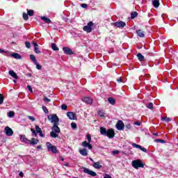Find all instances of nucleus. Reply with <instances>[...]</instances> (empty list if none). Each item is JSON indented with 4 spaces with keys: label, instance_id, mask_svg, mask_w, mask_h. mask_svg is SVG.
<instances>
[{
    "label": "nucleus",
    "instance_id": "nucleus-1",
    "mask_svg": "<svg viewBox=\"0 0 178 178\" xmlns=\"http://www.w3.org/2000/svg\"><path fill=\"white\" fill-rule=\"evenodd\" d=\"M100 134L102 136L108 137V138H113V137H115V131L113 129H106V128L104 127H100Z\"/></svg>",
    "mask_w": 178,
    "mask_h": 178
},
{
    "label": "nucleus",
    "instance_id": "nucleus-2",
    "mask_svg": "<svg viewBox=\"0 0 178 178\" xmlns=\"http://www.w3.org/2000/svg\"><path fill=\"white\" fill-rule=\"evenodd\" d=\"M47 119L51 120V122L54 124H59V118L56 114H52L51 115H48Z\"/></svg>",
    "mask_w": 178,
    "mask_h": 178
},
{
    "label": "nucleus",
    "instance_id": "nucleus-3",
    "mask_svg": "<svg viewBox=\"0 0 178 178\" xmlns=\"http://www.w3.org/2000/svg\"><path fill=\"white\" fill-rule=\"evenodd\" d=\"M132 166L134 169H138V168H144V163L140 159L134 160L132 161Z\"/></svg>",
    "mask_w": 178,
    "mask_h": 178
},
{
    "label": "nucleus",
    "instance_id": "nucleus-4",
    "mask_svg": "<svg viewBox=\"0 0 178 178\" xmlns=\"http://www.w3.org/2000/svg\"><path fill=\"white\" fill-rule=\"evenodd\" d=\"M46 145L47 147L48 151L52 152L53 154H58V149L56 148V146L51 145L49 142H47Z\"/></svg>",
    "mask_w": 178,
    "mask_h": 178
},
{
    "label": "nucleus",
    "instance_id": "nucleus-5",
    "mask_svg": "<svg viewBox=\"0 0 178 178\" xmlns=\"http://www.w3.org/2000/svg\"><path fill=\"white\" fill-rule=\"evenodd\" d=\"M111 26H114L116 29H123L124 27H126V22L123 21H118L111 23Z\"/></svg>",
    "mask_w": 178,
    "mask_h": 178
},
{
    "label": "nucleus",
    "instance_id": "nucleus-6",
    "mask_svg": "<svg viewBox=\"0 0 178 178\" xmlns=\"http://www.w3.org/2000/svg\"><path fill=\"white\" fill-rule=\"evenodd\" d=\"M92 27H94V23L89 22L86 26H83V31H86V33H91L92 31Z\"/></svg>",
    "mask_w": 178,
    "mask_h": 178
},
{
    "label": "nucleus",
    "instance_id": "nucleus-7",
    "mask_svg": "<svg viewBox=\"0 0 178 178\" xmlns=\"http://www.w3.org/2000/svg\"><path fill=\"white\" fill-rule=\"evenodd\" d=\"M83 172L86 173V175H89L90 176H92V177H95V176H97V172L87 168H83Z\"/></svg>",
    "mask_w": 178,
    "mask_h": 178
},
{
    "label": "nucleus",
    "instance_id": "nucleus-8",
    "mask_svg": "<svg viewBox=\"0 0 178 178\" xmlns=\"http://www.w3.org/2000/svg\"><path fill=\"white\" fill-rule=\"evenodd\" d=\"M115 127L117 130H124V124L123 123V121L118 120L115 124Z\"/></svg>",
    "mask_w": 178,
    "mask_h": 178
},
{
    "label": "nucleus",
    "instance_id": "nucleus-9",
    "mask_svg": "<svg viewBox=\"0 0 178 178\" xmlns=\"http://www.w3.org/2000/svg\"><path fill=\"white\" fill-rule=\"evenodd\" d=\"M4 131L6 135L8 136V137H11V136H13V130L12 129V128L9 127H6Z\"/></svg>",
    "mask_w": 178,
    "mask_h": 178
},
{
    "label": "nucleus",
    "instance_id": "nucleus-10",
    "mask_svg": "<svg viewBox=\"0 0 178 178\" xmlns=\"http://www.w3.org/2000/svg\"><path fill=\"white\" fill-rule=\"evenodd\" d=\"M63 50L65 55H73L74 54L73 50L67 47H63Z\"/></svg>",
    "mask_w": 178,
    "mask_h": 178
},
{
    "label": "nucleus",
    "instance_id": "nucleus-11",
    "mask_svg": "<svg viewBox=\"0 0 178 178\" xmlns=\"http://www.w3.org/2000/svg\"><path fill=\"white\" fill-rule=\"evenodd\" d=\"M67 116L70 120H76L77 119V117L76 116V113L73 112H67Z\"/></svg>",
    "mask_w": 178,
    "mask_h": 178
},
{
    "label": "nucleus",
    "instance_id": "nucleus-12",
    "mask_svg": "<svg viewBox=\"0 0 178 178\" xmlns=\"http://www.w3.org/2000/svg\"><path fill=\"white\" fill-rule=\"evenodd\" d=\"M132 147L134 148H136L137 149H140V151H143V152H147V149L143 147L140 145H137L136 143H132Z\"/></svg>",
    "mask_w": 178,
    "mask_h": 178
},
{
    "label": "nucleus",
    "instance_id": "nucleus-13",
    "mask_svg": "<svg viewBox=\"0 0 178 178\" xmlns=\"http://www.w3.org/2000/svg\"><path fill=\"white\" fill-rule=\"evenodd\" d=\"M59 124H54V126L51 128L52 131L54 133H57V134H59L60 133V129L58 127Z\"/></svg>",
    "mask_w": 178,
    "mask_h": 178
},
{
    "label": "nucleus",
    "instance_id": "nucleus-14",
    "mask_svg": "<svg viewBox=\"0 0 178 178\" xmlns=\"http://www.w3.org/2000/svg\"><path fill=\"white\" fill-rule=\"evenodd\" d=\"M82 147H88V149H92V145H91V144H90V143L87 142L86 140L82 143Z\"/></svg>",
    "mask_w": 178,
    "mask_h": 178
},
{
    "label": "nucleus",
    "instance_id": "nucleus-15",
    "mask_svg": "<svg viewBox=\"0 0 178 178\" xmlns=\"http://www.w3.org/2000/svg\"><path fill=\"white\" fill-rule=\"evenodd\" d=\"M8 74H10V76H12L13 79H15V80H19V76H17V74L13 70H10L8 72Z\"/></svg>",
    "mask_w": 178,
    "mask_h": 178
},
{
    "label": "nucleus",
    "instance_id": "nucleus-16",
    "mask_svg": "<svg viewBox=\"0 0 178 178\" xmlns=\"http://www.w3.org/2000/svg\"><path fill=\"white\" fill-rule=\"evenodd\" d=\"M33 45L34 47V51L35 54H41V51H40V49H38V44H37L36 42H33Z\"/></svg>",
    "mask_w": 178,
    "mask_h": 178
},
{
    "label": "nucleus",
    "instance_id": "nucleus-17",
    "mask_svg": "<svg viewBox=\"0 0 178 178\" xmlns=\"http://www.w3.org/2000/svg\"><path fill=\"white\" fill-rule=\"evenodd\" d=\"M20 140L22 143H26V144H29V143H30V140L27 139L25 135H21Z\"/></svg>",
    "mask_w": 178,
    "mask_h": 178
},
{
    "label": "nucleus",
    "instance_id": "nucleus-18",
    "mask_svg": "<svg viewBox=\"0 0 178 178\" xmlns=\"http://www.w3.org/2000/svg\"><path fill=\"white\" fill-rule=\"evenodd\" d=\"M136 33L138 35V37H140L141 38H144L145 35L144 31L141 29L136 30Z\"/></svg>",
    "mask_w": 178,
    "mask_h": 178
},
{
    "label": "nucleus",
    "instance_id": "nucleus-19",
    "mask_svg": "<svg viewBox=\"0 0 178 178\" xmlns=\"http://www.w3.org/2000/svg\"><path fill=\"white\" fill-rule=\"evenodd\" d=\"M82 101L86 102V104H92V99H91V97H84L82 99Z\"/></svg>",
    "mask_w": 178,
    "mask_h": 178
},
{
    "label": "nucleus",
    "instance_id": "nucleus-20",
    "mask_svg": "<svg viewBox=\"0 0 178 178\" xmlns=\"http://www.w3.org/2000/svg\"><path fill=\"white\" fill-rule=\"evenodd\" d=\"M79 153H80L81 155H82L83 156H87V155H88V152H87V149H79Z\"/></svg>",
    "mask_w": 178,
    "mask_h": 178
},
{
    "label": "nucleus",
    "instance_id": "nucleus-21",
    "mask_svg": "<svg viewBox=\"0 0 178 178\" xmlns=\"http://www.w3.org/2000/svg\"><path fill=\"white\" fill-rule=\"evenodd\" d=\"M11 56L15 59H22V56L17 53H13L11 54Z\"/></svg>",
    "mask_w": 178,
    "mask_h": 178
},
{
    "label": "nucleus",
    "instance_id": "nucleus-22",
    "mask_svg": "<svg viewBox=\"0 0 178 178\" xmlns=\"http://www.w3.org/2000/svg\"><path fill=\"white\" fill-rule=\"evenodd\" d=\"M41 20L44 22V23H47V24H49L51 23V19L47 17H41Z\"/></svg>",
    "mask_w": 178,
    "mask_h": 178
},
{
    "label": "nucleus",
    "instance_id": "nucleus-23",
    "mask_svg": "<svg viewBox=\"0 0 178 178\" xmlns=\"http://www.w3.org/2000/svg\"><path fill=\"white\" fill-rule=\"evenodd\" d=\"M29 143L31 145H36V144H38V140L33 138L31 140H29Z\"/></svg>",
    "mask_w": 178,
    "mask_h": 178
},
{
    "label": "nucleus",
    "instance_id": "nucleus-24",
    "mask_svg": "<svg viewBox=\"0 0 178 178\" xmlns=\"http://www.w3.org/2000/svg\"><path fill=\"white\" fill-rule=\"evenodd\" d=\"M152 5L154 8H159V0H154Z\"/></svg>",
    "mask_w": 178,
    "mask_h": 178
},
{
    "label": "nucleus",
    "instance_id": "nucleus-25",
    "mask_svg": "<svg viewBox=\"0 0 178 178\" xmlns=\"http://www.w3.org/2000/svg\"><path fill=\"white\" fill-rule=\"evenodd\" d=\"M93 168H95V169H101L102 165H101L99 162H95L93 163Z\"/></svg>",
    "mask_w": 178,
    "mask_h": 178
},
{
    "label": "nucleus",
    "instance_id": "nucleus-26",
    "mask_svg": "<svg viewBox=\"0 0 178 178\" xmlns=\"http://www.w3.org/2000/svg\"><path fill=\"white\" fill-rule=\"evenodd\" d=\"M50 136L53 138H56L58 137H59V135L58 134V133L54 132V131L50 132Z\"/></svg>",
    "mask_w": 178,
    "mask_h": 178
},
{
    "label": "nucleus",
    "instance_id": "nucleus-27",
    "mask_svg": "<svg viewBox=\"0 0 178 178\" xmlns=\"http://www.w3.org/2000/svg\"><path fill=\"white\" fill-rule=\"evenodd\" d=\"M137 58L140 62H143V60H144V56H143V54H141L140 53H138L137 54Z\"/></svg>",
    "mask_w": 178,
    "mask_h": 178
},
{
    "label": "nucleus",
    "instance_id": "nucleus-28",
    "mask_svg": "<svg viewBox=\"0 0 178 178\" xmlns=\"http://www.w3.org/2000/svg\"><path fill=\"white\" fill-rule=\"evenodd\" d=\"M108 102L109 104H111V105H115V104H116V100L113 97H109Z\"/></svg>",
    "mask_w": 178,
    "mask_h": 178
},
{
    "label": "nucleus",
    "instance_id": "nucleus-29",
    "mask_svg": "<svg viewBox=\"0 0 178 178\" xmlns=\"http://www.w3.org/2000/svg\"><path fill=\"white\" fill-rule=\"evenodd\" d=\"M29 58H30L31 60H32V62H33V63H37V59H35V56L31 54L29 56Z\"/></svg>",
    "mask_w": 178,
    "mask_h": 178
},
{
    "label": "nucleus",
    "instance_id": "nucleus-30",
    "mask_svg": "<svg viewBox=\"0 0 178 178\" xmlns=\"http://www.w3.org/2000/svg\"><path fill=\"white\" fill-rule=\"evenodd\" d=\"M51 49H53V51H59V48L57 47L56 44L55 43L51 44Z\"/></svg>",
    "mask_w": 178,
    "mask_h": 178
},
{
    "label": "nucleus",
    "instance_id": "nucleus-31",
    "mask_svg": "<svg viewBox=\"0 0 178 178\" xmlns=\"http://www.w3.org/2000/svg\"><path fill=\"white\" fill-rule=\"evenodd\" d=\"M98 115L100 116V118H104V116H105V112L102 110H99L98 111Z\"/></svg>",
    "mask_w": 178,
    "mask_h": 178
},
{
    "label": "nucleus",
    "instance_id": "nucleus-32",
    "mask_svg": "<svg viewBox=\"0 0 178 178\" xmlns=\"http://www.w3.org/2000/svg\"><path fill=\"white\" fill-rule=\"evenodd\" d=\"M28 16H34V10L27 9Z\"/></svg>",
    "mask_w": 178,
    "mask_h": 178
},
{
    "label": "nucleus",
    "instance_id": "nucleus-33",
    "mask_svg": "<svg viewBox=\"0 0 178 178\" xmlns=\"http://www.w3.org/2000/svg\"><path fill=\"white\" fill-rule=\"evenodd\" d=\"M138 15V13H137V12L131 13V19H136V17H137Z\"/></svg>",
    "mask_w": 178,
    "mask_h": 178
},
{
    "label": "nucleus",
    "instance_id": "nucleus-34",
    "mask_svg": "<svg viewBox=\"0 0 178 178\" xmlns=\"http://www.w3.org/2000/svg\"><path fill=\"white\" fill-rule=\"evenodd\" d=\"M147 108H148V109H154V104H152V102H149L147 106Z\"/></svg>",
    "mask_w": 178,
    "mask_h": 178
},
{
    "label": "nucleus",
    "instance_id": "nucleus-35",
    "mask_svg": "<svg viewBox=\"0 0 178 178\" xmlns=\"http://www.w3.org/2000/svg\"><path fill=\"white\" fill-rule=\"evenodd\" d=\"M71 127L73 130H76L77 129V124L74 122L71 123Z\"/></svg>",
    "mask_w": 178,
    "mask_h": 178
},
{
    "label": "nucleus",
    "instance_id": "nucleus-36",
    "mask_svg": "<svg viewBox=\"0 0 178 178\" xmlns=\"http://www.w3.org/2000/svg\"><path fill=\"white\" fill-rule=\"evenodd\" d=\"M35 130L36 133H41L42 131L41 130V128H40V126L35 125Z\"/></svg>",
    "mask_w": 178,
    "mask_h": 178
},
{
    "label": "nucleus",
    "instance_id": "nucleus-37",
    "mask_svg": "<svg viewBox=\"0 0 178 178\" xmlns=\"http://www.w3.org/2000/svg\"><path fill=\"white\" fill-rule=\"evenodd\" d=\"M36 65V69H38V70H41V69H42V66H41V65L38 64V63L36 61V63H35Z\"/></svg>",
    "mask_w": 178,
    "mask_h": 178
},
{
    "label": "nucleus",
    "instance_id": "nucleus-38",
    "mask_svg": "<svg viewBox=\"0 0 178 178\" xmlns=\"http://www.w3.org/2000/svg\"><path fill=\"white\" fill-rule=\"evenodd\" d=\"M42 110H43V112H44V113H46V115H47V113H49V111H48V108H47L46 106H43Z\"/></svg>",
    "mask_w": 178,
    "mask_h": 178
},
{
    "label": "nucleus",
    "instance_id": "nucleus-39",
    "mask_svg": "<svg viewBox=\"0 0 178 178\" xmlns=\"http://www.w3.org/2000/svg\"><path fill=\"white\" fill-rule=\"evenodd\" d=\"M23 19H24V20H29V15L24 13H23Z\"/></svg>",
    "mask_w": 178,
    "mask_h": 178
},
{
    "label": "nucleus",
    "instance_id": "nucleus-40",
    "mask_svg": "<svg viewBox=\"0 0 178 178\" xmlns=\"http://www.w3.org/2000/svg\"><path fill=\"white\" fill-rule=\"evenodd\" d=\"M8 116V118H13V116H15V112L9 111Z\"/></svg>",
    "mask_w": 178,
    "mask_h": 178
},
{
    "label": "nucleus",
    "instance_id": "nucleus-41",
    "mask_svg": "<svg viewBox=\"0 0 178 178\" xmlns=\"http://www.w3.org/2000/svg\"><path fill=\"white\" fill-rule=\"evenodd\" d=\"M154 143H161V144H163L165 143V140L161 139H155Z\"/></svg>",
    "mask_w": 178,
    "mask_h": 178
},
{
    "label": "nucleus",
    "instance_id": "nucleus-42",
    "mask_svg": "<svg viewBox=\"0 0 178 178\" xmlns=\"http://www.w3.org/2000/svg\"><path fill=\"white\" fill-rule=\"evenodd\" d=\"M3 95H2L1 94H0V105H2V104H3Z\"/></svg>",
    "mask_w": 178,
    "mask_h": 178
},
{
    "label": "nucleus",
    "instance_id": "nucleus-43",
    "mask_svg": "<svg viewBox=\"0 0 178 178\" xmlns=\"http://www.w3.org/2000/svg\"><path fill=\"white\" fill-rule=\"evenodd\" d=\"M31 131L32 133V136H35V137H37V132H35V130H34V129L31 128Z\"/></svg>",
    "mask_w": 178,
    "mask_h": 178
},
{
    "label": "nucleus",
    "instance_id": "nucleus-44",
    "mask_svg": "<svg viewBox=\"0 0 178 178\" xmlns=\"http://www.w3.org/2000/svg\"><path fill=\"white\" fill-rule=\"evenodd\" d=\"M25 45L26 48H31V44H30V42H25Z\"/></svg>",
    "mask_w": 178,
    "mask_h": 178
},
{
    "label": "nucleus",
    "instance_id": "nucleus-45",
    "mask_svg": "<svg viewBox=\"0 0 178 178\" xmlns=\"http://www.w3.org/2000/svg\"><path fill=\"white\" fill-rule=\"evenodd\" d=\"M162 120H165V122H171L172 119L170 118L165 117L162 118Z\"/></svg>",
    "mask_w": 178,
    "mask_h": 178
},
{
    "label": "nucleus",
    "instance_id": "nucleus-46",
    "mask_svg": "<svg viewBox=\"0 0 178 178\" xmlns=\"http://www.w3.org/2000/svg\"><path fill=\"white\" fill-rule=\"evenodd\" d=\"M81 8H83V9H87L88 8V5L86 3H81Z\"/></svg>",
    "mask_w": 178,
    "mask_h": 178
},
{
    "label": "nucleus",
    "instance_id": "nucleus-47",
    "mask_svg": "<svg viewBox=\"0 0 178 178\" xmlns=\"http://www.w3.org/2000/svg\"><path fill=\"white\" fill-rule=\"evenodd\" d=\"M61 109L63 111H66V109H67V106L66 104H62Z\"/></svg>",
    "mask_w": 178,
    "mask_h": 178
},
{
    "label": "nucleus",
    "instance_id": "nucleus-48",
    "mask_svg": "<svg viewBox=\"0 0 178 178\" xmlns=\"http://www.w3.org/2000/svg\"><path fill=\"white\" fill-rule=\"evenodd\" d=\"M86 137L88 138V143L90 144L91 143V135L88 134Z\"/></svg>",
    "mask_w": 178,
    "mask_h": 178
},
{
    "label": "nucleus",
    "instance_id": "nucleus-49",
    "mask_svg": "<svg viewBox=\"0 0 178 178\" xmlns=\"http://www.w3.org/2000/svg\"><path fill=\"white\" fill-rule=\"evenodd\" d=\"M43 101H44V102H51V99H48V97H45L43 99Z\"/></svg>",
    "mask_w": 178,
    "mask_h": 178
},
{
    "label": "nucleus",
    "instance_id": "nucleus-50",
    "mask_svg": "<svg viewBox=\"0 0 178 178\" xmlns=\"http://www.w3.org/2000/svg\"><path fill=\"white\" fill-rule=\"evenodd\" d=\"M28 118L32 122H35V118H34V117H33V116H28Z\"/></svg>",
    "mask_w": 178,
    "mask_h": 178
},
{
    "label": "nucleus",
    "instance_id": "nucleus-51",
    "mask_svg": "<svg viewBox=\"0 0 178 178\" xmlns=\"http://www.w3.org/2000/svg\"><path fill=\"white\" fill-rule=\"evenodd\" d=\"M27 88H28L29 91H30L31 92H33V88H31V86L28 85Z\"/></svg>",
    "mask_w": 178,
    "mask_h": 178
},
{
    "label": "nucleus",
    "instance_id": "nucleus-52",
    "mask_svg": "<svg viewBox=\"0 0 178 178\" xmlns=\"http://www.w3.org/2000/svg\"><path fill=\"white\" fill-rule=\"evenodd\" d=\"M119 154V150H114L112 152L113 155H118Z\"/></svg>",
    "mask_w": 178,
    "mask_h": 178
},
{
    "label": "nucleus",
    "instance_id": "nucleus-53",
    "mask_svg": "<svg viewBox=\"0 0 178 178\" xmlns=\"http://www.w3.org/2000/svg\"><path fill=\"white\" fill-rule=\"evenodd\" d=\"M134 124L135 126H141V122H134Z\"/></svg>",
    "mask_w": 178,
    "mask_h": 178
},
{
    "label": "nucleus",
    "instance_id": "nucleus-54",
    "mask_svg": "<svg viewBox=\"0 0 178 178\" xmlns=\"http://www.w3.org/2000/svg\"><path fill=\"white\" fill-rule=\"evenodd\" d=\"M104 178H112V177H111V175H109L106 174Z\"/></svg>",
    "mask_w": 178,
    "mask_h": 178
},
{
    "label": "nucleus",
    "instance_id": "nucleus-55",
    "mask_svg": "<svg viewBox=\"0 0 178 178\" xmlns=\"http://www.w3.org/2000/svg\"><path fill=\"white\" fill-rule=\"evenodd\" d=\"M118 83H122V78L117 79Z\"/></svg>",
    "mask_w": 178,
    "mask_h": 178
},
{
    "label": "nucleus",
    "instance_id": "nucleus-56",
    "mask_svg": "<svg viewBox=\"0 0 178 178\" xmlns=\"http://www.w3.org/2000/svg\"><path fill=\"white\" fill-rule=\"evenodd\" d=\"M39 136H40V137L44 138V134H42V131L39 133Z\"/></svg>",
    "mask_w": 178,
    "mask_h": 178
},
{
    "label": "nucleus",
    "instance_id": "nucleus-57",
    "mask_svg": "<svg viewBox=\"0 0 178 178\" xmlns=\"http://www.w3.org/2000/svg\"><path fill=\"white\" fill-rule=\"evenodd\" d=\"M5 52V50L0 49V54H3Z\"/></svg>",
    "mask_w": 178,
    "mask_h": 178
},
{
    "label": "nucleus",
    "instance_id": "nucleus-58",
    "mask_svg": "<svg viewBox=\"0 0 178 178\" xmlns=\"http://www.w3.org/2000/svg\"><path fill=\"white\" fill-rule=\"evenodd\" d=\"M19 176H20L21 177H23V172H19Z\"/></svg>",
    "mask_w": 178,
    "mask_h": 178
},
{
    "label": "nucleus",
    "instance_id": "nucleus-59",
    "mask_svg": "<svg viewBox=\"0 0 178 178\" xmlns=\"http://www.w3.org/2000/svg\"><path fill=\"white\" fill-rule=\"evenodd\" d=\"M60 160L62 161V162H63V161H65V159L62 156H60Z\"/></svg>",
    "mask_w": 178,
    "mask_h": 178
},
{
    "label": "nucleus",
    "instance_id": "nucleus-60",
    "mask_svg": "<svg viewBox=\"0 0 178 178\" xmlns=\"http://www.w3.org/2000/svg\"><path fill=\"white\" fill-rule=\"evenodd\" d=\"M26 76H28L29 77H31V74H27Z\"/></svg>",
    "mask_w": 178,
    "mask_h": 178
},
{
    "label": "nucleus",
    "instance_id": "nucleus-61",
    "mask_svg": "<svg viewBox=\"0 0 178 178\" xmlns=\"http://www.w3.org/2000/svg\"><path fill=\"white\" fill-rule=\"evenodd\" d=\"M38 149H41V146H38Z\"/></svg>",
    "mask_w": 178,
    "mask_h": 178
},
{
    "label": "nucleus",
    "instance_id": "nucleus-62",
    "mask_svg": "<svg viewBox=\"0 0 178 178\" xmlns=\"http://www.w3.org/2000/svg\"><path fill=\"white\" fill-rule=\"evenodd\" d=\"M89 159H90V161H91L92 162H94V160H93L92 158H90Z\"/></svg>",
    "mask_w": 178,
    "mask_h": 178
},
{
    "label": "nucleus",
    "instance_id": "nucleus-63",
    "mask_svg": "<svg viewBox=\"0 0 178 178\" xmlns=\"http://www.w3.org/2000/svg\"><path fill=\"white\" fill-rule=\"evenodd\" d=\"M127 129H130V125H127Z\"/></svg>",
    "mask_w": 178,
    "mask_h": 178
},
{
    "label": "nucleus",
    "instance_id": "nucleus-64",
    "mask_svg": "<svg viewBox=\"0 0 178 178\" xmlns=\"http://www.w3.org/2000/svg\"><path fill=\"white\" fill-rule=\"evenodd\" d=\"M154 136H158V134H154Z\"/></svg>",
    "mask_w": 178,
    "mask_h": 178
}]
</instances>
